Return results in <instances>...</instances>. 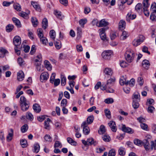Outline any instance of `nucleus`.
<instances>
[{
	"label": "nucleus",
	"mask_w": 156,
	"mask_h": 156,
	"mask_svg": "<svg viewBox=\"0 0 156 156\" xmlns=\"http://www.w3.org/2000/svg\"><path fill=\"white\" fill-rule=\"evenodd\" d=\"M137 82L139 84L140 86H142L144 83L143 78L141 77H138L137 79Z\"/></svg>",
	"instance_id": "59"
},
{
	"label": "nucleus",
	"mask_w": 156,
	"mask_h": 156,
	"mask_svg": "<svg viewBox=\"0 0 156 156\" xmlns=\"http://www.w3.org/2000/svg\"><path fill=\"white\" fill-rule=\"evenodd\" d=\"M108 25V23L106 22L105 19L101 20L99 22V24L98 25V27H101L106 26Z\"/></svg>",
	"instance_id": "16"
},
{
	"label": "nucleus",
	"mask_w": 156,
	"mask_h": 156,
	"mask_svg": "<svg viewBox=\"0 0 156 156\" xmlns=\"http://www.w3.org/2000/svg\"><path fill=\"white\" fill-rule=\"evenodd\" d=\"M133 101H140V96L139 94L138 93H134L132 97Z\"/></svg>",
	"instance_id": "13"
},
{
	"label": "nucleus",
	"mask_w": 156,
	"mask_h": 156,
	"mask_svg": "<svg viewBox=\"0 0 156 156\" xmlns=\"http://www.w3.org/2000/svg\"><path fill=\"white\" fill-rule=\"evenodd\" d=\"M26 117L27 119L30 120H32L34 118L33 115L31 113L29 112H27L26 115Z\"/></svg>",
	"instance_id": "51"
},
{
	"label": "nucleus",
	"mask_w": 156,
	"mask_h": 156,
	"mask_svg": "<svg viewBox=\"0 0 156 156\" xmlns=\"http://www.w3.org/2000/svg\"><path fill=\"white\" fill-rule=\"evenodd\" d=\"M94 117L93 116L90 115L89 116L87 119V122L88 124H90L94 120Z\"/></svg>",
	"instance_id": "47"
},
{
	"label": "nucleus",
	"mask_w": 156,
	"mask_h": 156,
	"mask_svg": "<svg viewBox=\"0 0 156 156\" xmlns=\"http://www.w3.org/2000/svg\"><path fill=\"white\" fill-rule=\"evenodd\" d=\"M31 4L36 10L38 11H40V7L37 2L32 1L31 2Z\"/></svg>",
	"instance_id": "25"
},
{
	"label": "nucleus",
	"mask_w": 156,
	"mask_h": 156,
	"mask_svg": "<svg viewBox=\"0 0 156 156\" xmlns=\"http://www.w3.org/2000/svg\"><path fill=\"white\" fill-rule=\"evenodd\" d=\"M25 103L29 104V102L27 101L26 98L23 96H21L20 98V105L25 104Z\"/></svg>",
	"instance_id": "24"
},
{
	"label": "nucleus",
	"mask_w": 156,
	"mask_h": 156,
	"mask_svg": "<svg viewBox=\"0 0 156 156\" xmlns=\"http://www.w3.org/2000/svg\"><path fill=\"white\" fill-rule=\"evenodd\" d=\"M55 32L54 30H50L49 33V35L51 38L53 40H54L55 37Z\"/></svg>",
	"instance_id": "38"
},
{
	"label": "nucleus",
	"mask_w": 156,
	"mask_h": 156,
	"mask_svg": "<svg viewBox=\"0 0 156 156\" xmlns=\"http://www.w3.org/2000/svg\"><path fill=\"white\" fill-rule=\"evenodd\" d=\"M115 150L114 149L110 150L108 152V156H115Z\"/></svg>",
	"instance_id": "48"
},
{
	"label": "nucleus",
	"mask_w": 156,
	"mask_h": 156,
	"mask_svg": "<svg viewBox=\"0 0 156 156\" xmlns=\"http://www.w3.org/2000/svg\"><path fill=\"white\" fill-rule=\"evenodd\" d=\"M22 110L23 111H25L28 109L29 107V104L25 103V104L20 105Z\"/></svg>",
	"instance_id": "26"
},
{
	"label": "nucleus",
	"mask_w": 156,
	"mask_h": 156,
	"mask_svg": "<svg viewBox=\"0 0 156 156\" xmlns=\"http://www.w3.org/2000/svg\"><path fill=\"white\" fill-rule=\"evenodd\" d=\"M104 112L106 117L108 119H110L111 116L110 111L108 109H106L105 110Z\"/></svg>",
	"instance_id": "37"
},
{
	"label": "nucleus",
	"mask_w": 156,
	"mask_h": 156,
	"mask_svg": "<svg viewBox=\"0 0 156 156\" xmlns=\"http://www.w3.org/2000/svg\"><path fill=\"white\" fill-rule=\"evenodd\" d=\"M14 8L17 11H20L21 10V6L18 3H16L14 4Z\"/></svg>",
	"instance_id": "33"
},
{
	"label": "nucleus",
	"mask_w": 156,
	"mask_h": 156,
	"mask_svg": "<svg viewBox=\"0 0 156 156\" xmlns=\"http://www.w3.org/2000/svg\"><path fill=\"white\" fill-rule=\"evenodd\" d=\"M122 130L125 132L129 134H132L134 133V131L133 129L130 128L126 127L125 125L122 126Z\"/></svg>",
	"instance_id": "7"
},
{
	"label": "nucleus",
	"mask_w": 156,
	"mask_h": 156,
	"mask_svg": "<svg viewBox=\"0 0 156 156\" xmlns=\"http://www.w3.org/2000/svg\"><path fill=\"white\" fill-rule=\"evenodd\" d=\"M108 124L113 132H115L116 131V126L115 122L111 121L108 123Z\"/></svg>",
	"instance_id": "9"
},
{
	"label": "nucleus",
	"mask_w": 156,
	"mask_h": 156,
	"mask_svg": "<svg viewBox=\"0 0 156 156\" xmlns=\"http://www.w3.org/2000/svg\"><path fill=\"white\" fill-rule=\"evenodd\" d=\"M55 48L57 49H60L61 47V42L59 41H55Z\"/></svg>",
	"instance_id": "42"
},
{
	"label": "nucleus",
	"mask_w": 156,
	"mask_h": 156,
	"mask_svg": "<svg viewBox=\"0 0 156 156\" xmlns=\"http://www.w3.org/2000/svg\"><path fill=\"white\" fill-rule=\"evenodd\" d=\"M105 129L104 126L103 125H101L100 127V130L98 131V133L100 134H102L104 133L105 132Z\"/></svg>",
	"instance_id": "36"
},
{
	"label": "nucleus",
	"mask_w": 156,
	"mask_h": 156,
	"mask_svg": "<svg viewBox=\"0 0 156 156\" xmlns=\"http://www.w3.org/2000/svg\"><path fill=\"white\" fill-rule=\"evenodd\" d=\"M36 50V46L34 45L32 46L31 51L30 52V54L31 55H34L35 53Z\"/></svg>",
	"instance_id": "57"
},
{
	"label": "nucleus",
	"mask_w": 156,
	"mask_h": 156,
	"mask_svg": "<svg viewBox=\"0 0 156 156\" xmlns=\"http://www.w3.org/2000/svg\"><path fill=\"white\" fill-rule=\"evenodd\" d=\"M112 53V51L111 50H106L102 53L101 55L103 58L108 59L110 58Z\"/></svg>",
	"instance_id": "2"
},
{
	"label": "nucleus",
	"mask_w": 156,
	"mask_h": 156,
	"mask_svg": "<svg viewBox=\"0 0 156 156\" xmlns=\"http://www.w3.org/2000/svg\"><path fill=\"white\" fill-rule=\"evenodd\" d=\"M61 84L62 86H65L66 83V78L63 76H62L61 77Z\"/></svg>",
	"instance_id": "55"
},
{
	"label": "nucleus",
	"mask_w": 156,
	"mask_h": 156,
	"mask_svg": "<svg viewBox=\"0 0 156 156\" xmlns=\"http://www.w3.org/2000/svg\"><path fill=\"white\" fill-rule=\"evenodd\" d=\"M134 144L139 146L140 147L143 145V141L138 139H136L133 140Z\"/></svg>",
	"instance_id": "28"
},
{
	"label": "nucleus",
	"mask_w": 156,
	"mask_h": 156,
	"mask_svg": "<svg viewBox=\"0 0 156 156\" xmlns=\"http://www.w3.org/2000/svg\"><path fill=\"white\" fill-rule=\"evenodd\" d=\"M143 145L146 151H148L150 149V144L147 140H145L143 142Z\"/></svg>",
	"instance_id": "12"
},
{
	"label": "nucleus",
	"mask_w": 156,
	"mask_h": 156,
	"mask_svg": "<svg viewBox=\"0 0 156 156\" xmlns=\"http://www.w3.org/2000/svg\"><path fill=\"white\" fill-rule=\"evenodd\" d=\"M104 101L107 104H112L114 102V100L112 98H108L105 99Z\"/></svg>",
	"instance_id": "54"
},
{
	"label": "nucleus",
	"mask_w": 156,
	"mask_h": 156,
	"mask_svg": "<svg viewBox=\"0 0 156 156\" xmlns=\"http://www.w3.org/2000/svg\"><path fill=\"white\" fill-rule=\"evenodd\" d=\"M115 81V78H111L109 79L107 83V86L108 87L109 84H111L113 83H114Z\"/></svg>",
	"instance_id": "58"
},
{
	"label": "nucleus",
	"mask_w": 156,
	"mask_h": 156,
	"mask_svg": "<svg viewBox=\"0 0 156 156\" xmlns=\"http://www.w3.org/2000/svg\"><path fill=\"white\" fill-rule=\"evenodd\" d=\"M87 142H88V145H93L94 146H95L98 144V142L96 141H94V139L92 138L87 139Z\"/></svg>",
	"instance_id": "18"
},
{
	"label": "nucleus",
	"mask_w": 156,
	"mask_h": 156,
	"mask_svg": "<svg viewBox=\"0 0 156 156\" xmlns=\"http://www.w3.org/2000/svg\"><path fill=\"white\" fill-rule=\"evenodd\" d=\"M136 17V15L132 14L131 12H129L127 14L126 16V20H129V19L133 20Z\"/></svg>",
	"instance_id": "19"
},
{
	"label": "nucleus",
	"mask_w": 156,
	"mask_h": 156,
	"mask_svg": "<svg viewBox=\"0 0 156 156\" xmlns=\"http://www.w3.org/2000/svg\"><path fill=\"white\" fill-rule=\"evenodd\" d=\"M34 110L37 112L39 113L41 111L40 106L37 104H35L33 106Z\"/></svg>",
	"instance_id": "20"
},
{
	"label": "nucleus",
	"mask_w": 156,
	"mask_h": 156,
	"mask_svg": "<svg viewBox=\"0 0 156 156\" xmlns=\"http://www.w3.org/2000/svg\"><path fill=\"white\" fill-rule=\"evenodd\" d=\"M126 76H122L120 78L119 80V83L122 85H123L124 84L127 85L128 84V82L126 80Z\"/></svg>",
	"instance_id": "8"
},
{
	"label": "nucleus",
	"mask_w": 156,
	"mask_h": 156,
	"mask_svg": "<svg viewBox=\"0 0 156 156\" xmlns=\"http://www.w3.org/2000/svg\"><path fill=\"white\" fill-rule=\"evenodd\" d=\"M40 41L43 44L46 45L48 43L47 39L45 37H43L40 38Z\"/></svg>",
	"instance_id": "63"
},
{
	"label": "nucleus",
	"mask_w": 156,
	"mask_h": 156,
	"mask_svg": "<svg viewBox=\"0 0 156 156\" xmlns=\"http://www.w3.org/2000/svg\"><path fill=\"white\" fill-rule=\"evenodd\" d=\"M149 5H143V9L144 10V12L145 16H148L149 15V12L148 10V8Z\"/></svg>",
	"instance_id": "17"
},
{
	"label": "nucleus",
	"mask_w": 156,
	"mask_h": 156,
	"mask_svg": "<svg viewBox=\"0 0 156 156\" xmlns=\"http://www.w3.org/2000/svg\"><path fill=\"white\" fill-rule=\"evenodd\" d=\"M38 35L39 37L40 38L43 37V30L39 28L37 30Z\"/></svg>",
	"instance_id": "49"
},
{
	"label": "nucleus",
	"mask_w": 156,
	"mask_h": 156,
	"mask_svg": "<svg viewBox=\"0 0 156 156\" xmlns=\"http://www.w3.org/2000/svg\"><path fill=\"white\" fill-rule=\"evenodd\" d=\"M48 26V21L47 19L44 18L43 19L42 21V27L44 29H46Z\"/></svg>",
	"instance_id": "30"
},
{
	"label": "nucleus",
	"mask_w": 156,
	"mask_h": 156,
	"mask_svg": "<svg viewBox=\"0 0 156 156\" xmlns=\"http://www.w3.org/2000/svg\"><path fill=\"white\" fill-rule=\"evenodd\" d=\"M55 74L53 73L52 74L51 76L50 77V82L51 83H53L54 81L55 80Z\"/></svg>",
	"instance_id": "62"
},
{
	"label": "nucleus",
	"mask_w": 156,
	"mask_h": 156,
	"mask_svg": "<svg viewBox=\"0 0 156 156\" xmlns=\"http://www.w3.org/2000/svg\"><path fill=\"white\" fill-rule=\"evenodd\" d=\"M9 52L5 48L3 47L0 48V57L4 58L7 54H8Z\"/></svg>",
	"instance_id": "10"
},
{
	"label": "nucleus",
	"mask_w": 156,
	"mask_h": 156,
	"mask_svg": "<svg viewBox=\"0 0 156 156\" xmlns=\"http://www.w3.org/2000/svg\"><path fill=\"white\" fill-rule=\"evenodd\" d=\"M144 40L140 39H135L132 42L133 45L134 46H137L143 41Z\"/></svg>",
	"instance_id": "11"
},
{
	"label": "nucleus",
	"mask_w": 156,
	"mask_h": 156,
	"mask_svg": "<svg viewBox=\"0 0 156 156\" xmlns=\"http://www.w3.org/2000/svg\"><path fill=\"white\" fill-rule=\"evenodd\" d=\"M104 73L105 75L112 76L113 74V70L111 68H106L104 70Z\"/></svg>",
	"instance_id": "14"
},
{
	"label": "nucleus",
	"mask_w": 156,
	"mask_h": 156,
	"mask_svg": "<svg viewBox=\"0 0 156 156\" xmlns=\"http://www.w3.org/2000/svg\"><path fill=\"white\" fill-rule=\"evenodd\" d=\"M28 128V125L27 124H25L23 126L21 127V131L23 133H25L27 131Z\"/></svg>",
	"instance_id": "39"
},
{
	"label": "nucleus",
	"mask_w": 156,
	"mask_h": 156,
	"mask_svg": "<svg viewBox=\"0 0 156 156\" xmlns=\"http://www.w3.org/2000/svg\"><path fill=\"white\" fill-rule=\"evenodd\" d=\"M41 64L39 62L37 64H35L36 69L39 72H41L43 70V69H42L41 68Z\"/></svg>",
	"instance_id": "56"
},
{
	"label": "nucleus",
	"mask_w": 156,
	"mask_h": 156,
	"mask_svg": "<svg viewBox=\"0 0 156 156\" xmlns=\"http://www.w3.org/2000/svg\"><path fill=\"white\" fill-rule=\"evenodd\" d=\"M139 102L136 101H133L132 106L135 109H137L139 107Z\"/></svg>",
	"instance_id": "45"
},
{
	"label": "nucleus",
	"mask_w": 156,
	"mask_h": 156,
	"mask_svg": "<svg viewBox=\"0 0 156 156\" xmlns=\"http://www.w3.org/2000/svg\"><path fill=\"white\" fill-rule=\"evenodd\" d=\"M13 43L16 47L19 46L21 44V38L18 36H15L13 39Z\"/></svg>",
	"instance_id": "3"
},
{
	"label": "nucleus",
	"mask_w": 156,
	"mask_h": 156,
	"mask_svg": "<svg viewBox=\"0 0 156 156\" xmlns=\"http://www.w3.org/2000/svg\"><path fill=\"white\" fill-rule=\"evenodd\" d=\"M50 120L49 118H47L46 120H45L44 122V124L45 128L48 129L49 127V122H50Z\"/></svg>",
	"instance_id": "50"
},
{
	"label": "nucleus",
	"mask_w": 156,
	"mask_h": 156,
	"mask_svg": "<svg viewBox=\"0 0 156 156\" xmlns=\"http://www.w3.org/2000/svg\"><path fill=\"white\" fill-rule=\"evenodd\" d=\"M68 142L70 144L73 146H76L77 143L70 137H68L67 139Z\"/></svg>",
	"instance_id": "31"
},
{
	"label": "nucleus",
	"mask_w": 156,
	"mask_h": 156,
	"mask_svg": "<svg viewBox=\"0 0 156 156\" xmlns=\"http://www.w3.org/2000/svg\"><path fill=\"white\" fill-rule=\"evenodd\" d=\"M31 21L33 26L35 27H37L38 23V20L37 18L35 17H32Z\"/></svg>",
	"instance_id": "34"
},
{
	"label": "nucleus",
	"mask_w": 156,
	"mask_h": 156,
	"mask_svg": "<svg viewBox=\"0 0 156 156\" xmlns=\"http://www.w3.org/2000/svg\"><path fill=\"white\" fill-rule=\"evenodd\" d=\"M125 149L122 147H120L119 150V153L120 155L123 156L125 154Z\"/></svg>",
	"instance_id": "46"
},
{
	"label": "nucleus",
	"mask_w": 156,
	"mask_h": 156,
	"mask_svg": "<svg viewBox=\"0 0 156 156\" xmlns=\"http://www.w3.org/2000/svg\"><path fill=\"white\" fill-rule=\"evenodd\" d=\"M90 132V130L88 127H86L83 128V133L85 135L88 134Z\"/></svg>",
	"instance_id": "44"
},
{
	"label": "nucleus",
	"mask_w": 156,
	"mask_h": 156,
	"mask_svg": "<svg viewBox=\"0 0 156 156\" xmlns=\"http://www.w3.org/2000/svg\"><path fill=\"white\" fill-rule=\"evenodd\" d=\"M103 140L105 142H109L110 140V137L107 135H104L102 137Z\"/></svg>",
	"instance_id": "60"
},
{
	"label": "nucleus",
	"mask_w": 156,
	"mask_h": 156,
	"mask_svg": "<svg viewBox=\"0 0 156 156\" xmlns=\"http://www.w3.org/2000/svg\"><path fill=\"white\" fill-rule=\"evenodd\" d=\"M126 25V23L125 21L123 20H121L119 23V29L120 30H123L125 28Z\"/></svg>",
	"instance_id": "15"
},
{
	"label": "nucleus",
	"mask_w": 156,
	"mask_h": 156,
	"mask_svg": "<svg viewBox=\"0 0 156 156\" xmlns=\"http://www.w3.org/2000/svg\"><path fill=\"white\" fill-rule=\"evenodd\" d=\"M30 13V12L29 11H28V12L27 13L22 12L19 13V15L20 16H21L25 19H27L28 18V15Z\"/></svg>",
	"instance_id": "29"
},
{
	"label": "nucleus",
	"mask_w": 156,
	"mask_h": 156,
	"mask_svg": "<svg viewBox=\"0 0 156 156\" xmlns=\"http://www.w3.org/2000/svg\"><path fill=\"white\" fill-rule=\"evenodd\" d=\"M49 75L48 73L44 72L40 76V80L41 82L44 80H46L48 78Z\"/></svg>",
	"instance_id": "4"
},
{
	"label": "nucleus",
	"mask_w": 156,
	"mask_h": 156,
	"mask_svg": "<svg viewBox=\"0 0 156 156\" xmlns=\"http://www.w3.org/2000/svg\"><path fill=\"white\" fill-rule=\"evenodd\" d=\"M87 22V20L86 19H82L79 21V24L80 25L83 26Z\"/></svg>",
	"instance_id": "61"
},
{
	"label": "nucleus",
	"mask_w": 156,
	"mask_h": 156,
	"mask_svg": "<svg viewBox=\"0 0 156 156\" xmlns=\"http://www.w3.org/2000/svg\"><path fill=\"white\" fill-rule=\"evenodd\" d=\"M55 15L58 19L62 20V16L61 12L56 10L55 11Z\"/></svg>",
	"instance_id": "32"
},
{
	"label": "nucleus",
	"mask_w": 156,
	"mask_h": 156,
	"mask_svg": "<svg viewBox=\"0 0 156 156\" xmlns=\"http://www.w3.org/2000/svg\"><path fill=\"white\" fill-rule=\"evenodd\" d=\"M24 77V73L22 70L19 71L17 73V78L19 81H22Z\"/></svg>",
	"instance_id": "5"
},
{
	"label": "nucleus",
	"mask_w": 156,
	"mask_h": 156,
	"mask_svg": "<svg viewBox=\"0 0 156 156\" xmlns=\"http://www.w3.org/2000/svg\"><path fill=\"white\" fill-rule=\"evenodd\" d=\"M142 7V5L141 4L138 3L136 6L135 9L136 10L138 11V10H140V9H141Z\"/></svg>",
	"instance_id": "64"
},
{
	"label": "nucleus",
	"mask_w": 156,
	"mask_h": 156,
	"mask_svg": "<svg viewBox=\"0 0 156 156\" xmlns=\"http://www.w3.org/2000/svg\"><path fill=\"white\" fill-rule=\"evenodd\" d=\"M44 64L45 67L49 71L51 70V66L50 63L47 60H45L44 61Z\"/></svg>",
	"instance_id": "27"
},
{
	"label": "nucleus",
	"mask_w": 156,
	"mask_h": 156,
	"mask_svg": "<svg viewBox=\"0 0 156 156\" xmlns=\"http://www.w3.org/2000/svg\"><path fill=\"white\" fill-rule=\"evenodd\" d=\"M125 58L129 62H131L133 61L135 54L134 51L130 49H128L125 54Z\"/></svg>",
	"instance_id": "1"
},
{
	"label": "nucleus",
	"mask_w": 156,
	"mask_h": 156,
	"mask_svg": "<svg viewBox=\"0 0 156 156\" xmlns=\"http://www.w3.org/2000/svg\"><path fill=\"white\" fill-rule=\"evenodd\" d=\"M100 35L101 39L103 41H107V38L106 34L105 33V29L104 28H102L100 29Z\"/></svg>",
	"instance_id": "6"
},
{
	"label": "nucleus",
	"mask_w": 156,
	"mask_h": 156,
	"mask_svg": "<svg viewBox=\"0 0 156 156\" xmlns=\"http://www.w3.org/2000/svg\"><path fill=\"white\" fill-rule=\"evenodd\" d=\"M34 150H33V151L36 153L38 152L40 149V146L38 144L36 143L34 144Z\"/></svg>",
	"instance_id": "23"
},
{
	"label": "nucleus",
	"mask_w": 156,
	"mask_h": 156,
	"mask_svg": "<svg viewBox=\"0 0 156 156\" xmlns=\"http://www.w3.org/2000/svg\"><path fill=\"white\" fill-rule=\"evenodd\" d=\"M20 143L22 147H25L27 146V142L25 139H22L20 140Z\"/></svg>",
	"instance_id": "41"
},
{
	"label": "nucleus",
	"mask_w": 156,
	"mask_h": 156,
	"mask_svg": "<svg viewBox=\"0 0 156 156\" xmlns=\"http://www.w3.org/2000/svg\"><path fill=\"white\" fill-rule=\"evenodd\" d=\"M151 9L153 12L156 13V3H154L152 4Z\"/></svg>",
	"instance_id": "52"
},
{
	"label": "nucleus",
	"mask_w": 156,
	"mask_h": 156,
	"mask_svg": "<svg viewBox=\"0 0 156 156\" xmlns=\"http://www.w3.org/2000/svg\"><path fill=\"white\" fill-rule=\"evenodd\" d=\"M142 64L143 67L147 69L148 68L150 65L149 61L146 59L143 61Z\"/></svg>",
	"instance_id": "21"
},
{
	"label": "nucleus",
	"mask_w": 156,
	"mask_h": 156,
	"mask_svg": "<svg viewBox=\"0 0 156 156\" xmlns=\"http://www.w3.org/2000/svg\"><path fill=\"white\" fill-rule=\"evenodd\" d=\"M67 101L66 99H63L61 103V106L62 107H66L67 105Z\"/></svg>",
	"instance_id": "53"
},
{
	"label": "nucleus",
	"mask_w": 156,
	"mask_h": 156,
	"mask_svg": "<svg viewBox=\"0 0 156 156\" xmlns=\"http://www.w3.org/2000/svg\"><path fill=\"white\" fill-rule=\"evenodd\" d=\"M12 20L16 26L19 27H21V24L20 21L16 18L13 17L12 18Z\"/></svg>",
	"instance_id": "35"
},
{
	"label": "nucleus",
	"mask_w": 156,
	"mask_h": 156,
	"mask_svg": "<svg viewBox=\"0 0 156 156\" xmlns=\"http://www.w3.org/2000/svg\"><path fill=\"white\" fill-rule=\"evenodd\" d=\"M77 38H80L81 36L82 35V29L79 27H77Z\"/></svg>",
	"instance_id": "43"
},
{
	"label": "nucleus",
	"mask_w": 156,
	"mask_h": 156,
	"mask_svg": "<svg viewBox=\"0 0 156 156\" xmlns=\"http://www.w3.org/2000/svg\"><path fill=\"white\" fill-rule=\"evenodd\" d=\"M129 35V34L127 32L123 31L120 36V39L121 40H124L126 39Z\"/></svg>",
	"instance_id": "22"
},
{
	"label": "nucleus",
	"mask_w": 156,
	"mask_h": 156,
	"mask_svg": "<svg viewBox=\"0 0 156 156\" xmlns=\"http://www.w3.org/2000/svg\"><path fill=\"white\" fill-rule=\"evenodd\" d=\"M62 147V143L59 141L56 140L55 141L54 145V147L56 148L57 147L61 148Z\"/></svg>",
	"instance_id": "40"
}]
</instances>
